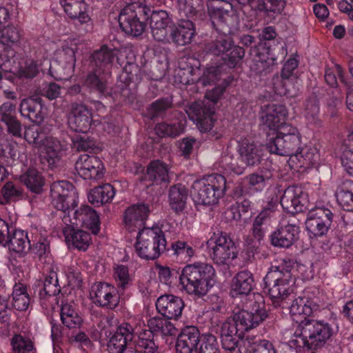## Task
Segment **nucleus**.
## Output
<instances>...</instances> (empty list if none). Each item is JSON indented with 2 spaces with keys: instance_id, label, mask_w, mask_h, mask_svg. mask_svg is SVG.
Segmentation results:
<instances>
[{
  "instance_id": "1",
  "label": "nucleus",
  "mask_w": 353,
  "mask_h": 353,
  "mask_svg": "<svg viewBox=\"0 0 353 353\" xmlns=\"http://www.w3.org/2000/svg\"><path fill=\"white\" fill-rule=\"evenodd\" d=\"M207 6L212 23L221 34L206 45L205 50L216 56L224 54L232 48V40L230 35L239 28V15L227 0H209Z\"/></svg>"
},
{
  "instance_id": "2",
  "label": "nucleus",
  "mask_w": 353,
  "mask_h": 353,
  "mask_svg": "<svg viewBox=\"0 0 353 353\" xmlns=\"http://www.w3.org/2000/svg\"><path fill=\"white\" fill-rule=\"evenodd\" d=\"M214 276V269L210 265H188L181 270L179 283L187 294L202 297L212 286L211 282Z\"/></svg>"
},
{
  "instance_id": "3",
  "label": "nucleus",
  "mask_w": 353,
  "mask_h": 353,
  "mask_svg": "<svg viewBox=\"0 0 353 353\" xmlns=\"http://www.w3.org/2000/svg\"><path fill=\"white\" fill-rule=\"evenodd\" d=\"M223 91L222 87L214 88L205 93L206 100L194 102L186 108L185 112L190 119L196 123L200 131L207 132L212 128L214 104Z\"/></svg>"
},
{
  "instance_id": "4",
  "label": "nucleus",
  "mask_w": 353,
  "mask_h": 353,
  "mask_svg": "<svg viewBox=\"0 0 353 353\" xmlns=\"http://www.w3.org/2000/svg\"><path fill=\"white\" fill-rule=\"evenodd\" d=\"M225 178L212 174L195 181L192 185V196L198 205H213L218 202L225 191Z\"/></svg>"
},
{
  "instance_id": "5",
  "label": "nucleus",
  "mask_w": 353,
  "mask_h": 353,
  "mask_svg": "<svg viewBox=\"0 0 353 353\" xmlns=\"http://www.w3.org/2000/svg\"><path fill=\"white\" fill-rule=\"evenodd\" d=\"M300 334L291 343L297 347L308 349L322 347L333 334L332 326L323 321L305 320L299 325Z\"/></svg>"
},
{
  "instance_id": "6",
  "label": "nucleus",
  "mask_w": 353,
  "mask_h": 353,
  "mask_svg": "<svg viewBox=\"0 0 353 353\" xmlns=\"http://www.w3.org/2000/svg\"><path fill=\"white\" fill-rule=\"evenodd\" d=\"M294 283L289 266H272L264 278V292L275 303L285 299Z\"/></svg>"
},
{
  "instance_id": "7",
  "label": "nucleus",
  "mask_w": 353,
  "mask_h": 353,
  "mask_svg": "<svg viewBox=\"0 0 353 353\" xmlns=\"http://www.w3.org/2000/svg\"><path fill=\"white\" fill-rule=\"evenodd\" d=\"M166 241L159 229L143 228L138 234L134 245L137 255L145 260L158 258L165 250Z\"/></svg>"
},
{
  "instance_id": "8",
  "label": "nucleus",
  "mask_w": 353,
  "mask_h": 353,
  "mask_svg": "<svg viewBox=\"0 0 353 353\" xmlns=\"http://www.w3.org/2000/svg\"><path fill=\"white\" fill-rule=\"evenodd\" d=\"M208 254L218 265H229L237 257L238 251L234 241L226 233H213L206 242Z\"/></svg>"
},
{
  "instance_id": "9",
  "label": "nucleus",
  "mask_w": 353,
  "mask_h": 353,
  "mask_svg": "<svg viewBox=\"0 0 353 353\" xmlns=\"http://www.w3.org/2000/svg\"><path fill=\"white\" fill-rule=\"evenodd\" d=\"M301 139L298 130L290 125L281 126L276 136L267 143L271 153L292 157L301 148Z\"/></svg>"
},
{
  "instance_id": "10",
  "label": "nucleus",
  "mask_w": 353,
  "mask_h": 353,
  "mask_svg": "<svg viewBox=\"0 0 353 353\" xmlns=\"http://www.w3.org/2000/svg\"><path fill=\"white\" fill-rule=\"evenodd\" d=\"M52 205L63 213L77 206L78 193L73 185L65 181L54 182L51 185Z\"/></svg>"
},
{
  "instance_id": "11",
  "label": "nucleus",
  "mask_w": 353,
  "mask_h": 353,
  "mask_svg": "<svg viewBox=\"0 0 353 353\" xmlns=\"http://www.w3.org/2000/svg\"><path fill=\"white\" fill-rule=\"evenodd\" d=\"M23 35V30L14 25L7 26L0 31V67L14 57V46L20 43Z\"/></svg>"
},
{
  "instance_id": "12",
  "label": "nucleus",
  "mask_w": 353,
  "mask_h": 353,
  "mask_svg": "<svg viewBox=\"0 0 353 353\" xmlns=\"http://www.w3.org/2000/svg\"><path fill=\"white\" fill-rule=\"evenodd\" d=\"M333 214L330 209L316 207L309 211L305 227L310 235L321 236L327 233L332 221Z\"/></svg>"
},
{
  "instance_id": "13",
  "label": "nucleus",
  "mask_w": 353,
  "mask_h": 353,
  "mask_svg": "<svg viewBox=\"0 0 353 353\" xmlns=\"http://www.w3.org/2000/svg\"><path fill=\"white\" fill-rule=\"evenodd\" d=\"M267 317V312L263 304L254 303L250 310H242L233 316V321L243 332L254 329Z\"/></svg>"
},
{
  "instance_id": "14",
  "label": "nucleus",
  "mask_w": 353,
  "mask_h": 353,
  "mask_svg": "<svg viewBox=\"0 0 353 353\" xmlns=\"http://www.w3.org/2000/svg\"><path fill=\"white\" fill-rule=\"evenodd\" d=\"M73 218H70V212L65 214L63 222L67 226H84L91 230L94 234H97L99 231V217L96 211L88 205H82L73 212Z\"/></svg>"
},
{
  "instance_id": "15",
  "label": "nucleus",
  "mask_w": 353,
  "mask_h": 353,
  "mask_svg": "<svg viewBox=\"0 0 353 353\" xmlns=\"http://www.w3.org/2000/svg\"><path fill=\"white\" fill-rule=\"evenodd\" d=\"M90 296L95 305L108 309L115 308L119 302L117 288L106 283L93 284Z\"/></svg>"
},
{
  "instance_id": "16",
  "label": "nucleus",
  "mask_w": 353,
  "mask_h": 353,
  "mask_svg": "<svg viewBox=\"0 0 353 353\" xmlns=\"http://www.w3.org/2000/svg\"><path fill=\"white\" fill-rule=\"evenodd\" d=\"M134 329L132 325L124 323L120 325L110 338L107 349L109 353H125L132 345Z\"/></svg>"
},
{
  "instance_id": "17",
  "label": "nucleus",
  "mask_w": 353,
  "mask_h": 353,
  "mask_svg": "<svg viewBox=\"0 0 353 353\" xmlns=\"http://www.w3.org/2000/svg\"><path fill=\"white\" fill-rule=\"evenodd\" d=\"M126 50H120L104 44L92 53V59L97 68L105 72L112 68L115 59L120 65H123L124 61L121 59V57L123 54H126Z\"/></svg>"
},
{
  "instance_id": "18",
  "label": "nucleus",
  "mask_w": 353,
  "mask_h": 353,
  "mask_svg": "<svg viewBox=\"0 0 353 353\" xmlns=\"http://www.w3.org/2000/svg\"><path fill=\"white\" fill-rule=\"evenodd\" d=\"M79 175L84 179H99L104 174V168L101 159L96 156L81 155L75 163Z\"/></svg>"
},
{
  "instance_id": "19",
  "label": "nucleus",
  "mask_w": 353,
  "mask_h": 353,
  "mask_svg": "<svg viewBox=\"0 0 353 353\" xmlns=\"http://www.w3.org/2000/svg\"><path fill=\"white\" fill-rule=\"evenodd\" d=\"M92 121V113L87 106L81 103L71 105L68 124L72 130L86 133L91 126Z\"/></svg>"
},
{
  "instance_id": "20",
  "label": "nucleus",
  "mask_w": 353,
  "mask_h": 353,
  "mask_svg": "<svg viewBox=\"0 0 353 353\" xmlns=\"http://www.w3.org/2000/svg\"><path fill=\"white\" fill-rule=\"evenodd\" d=\"M236 150L241 162L247 166L258 165L263 155V145L250 139L239 140Z\"/></svg>"
},
{
  "instance_id": "21",
  "label": "nucleus",
  "mask_w": 353,
  "mask_h": 353,
  "mask_svg": "<svg viewBox=\"0 0 353 353\" xmlns=\"http://www.w3.org/2000/svg\"><path fill=\"white\" fill-rule=\"evenodd\" d=\"M172 21L165 10L154 11L150 17V28L153 38L159 42L170 43V30Z\"/></svg>"
},
{
  "instance_id": "22",
  "label": "nucleus",
  "mask_w": 353,
  "mask_h": 353,
  "mask_svg": "<svg viewBox=\"0 0 353 353\" xmlns=\"http://www.w3.org/2000/svg\"><path fill=\"white\" fill-rule=\"evenodd\" d=\"M287 117V110L283 105L268 104L262 108L261 121L264 127L270 130L279 131L281 126L285 125L284 121Z\"/></svg>"
},
{
  "instance_id": "23",
  "label": "nucleus",
  "mask_w": 353,
  "mask_h": 353,
  "mask_svg": "<svg viewBox=\"0 0 353 353\" xmlns=\"http://www.w3.org/2000/svg\"><path fill=\"white\" fill-rule=\"evenodd\" d=\"M156 307L158 312L166 319H177L181 316L184 303L179 296L165 294L157 299Z\"/></svg>"
},
{
  "instance_id": "24",
  "label": "nucleus",
  "mask_w": 353,
  "mask_h": 353,
  "mask_svg": "<svg viewBox=\"0 0 353 353\" xmlns=\"http://www.w3.org/2000/svg\"><path fill=\"white\" fill-rule=\"evenodd\" d=\"M119 23L123 32L134 37L141 35L145 28V23L140 21L132 5L121 10Z\"/></svg>"
},
{
  "instance_id": "25",
  "label": "nucleus",
  "mask_w": 353,
  "mask_h": 353,
  "mask_svg": "<svg viewBox=\"0 0 353 353\" xmlns=\"http://www.w3.org/2000/svg\"><path fill=\"white\" fill-rule=\"evenodd\" d=\"M149 208L145 204H136L128 207L123 213L125 228L130 232L140 230L149 214Z\"/></svg>"
},
{
  "instance_id": "26",
  "label": "nucleus",
  "mask_w": 353,
  "mask_h": 353,
  "mask_svg": "<svg viewBox=\"0 0 353 353\" xmlns=\"http://www.w3.org/2000/svg\"><path fill=\"white\" fill-rule=\"evenodd\" d=\"M195 72L192 68L180 69L177 73V76L181 78L180 83L187 85L200 82L203 85H211L216 83L220 76L219 70L216 67L208 68L201 77L199 75L194 77Z\"/></svg>"
},
{
  "instance_id": "27",
  "label": "nucleus",
  "mask_w": 353,
  "mask_h": 353,
  "mask_svg": "<svg viewBox=\"0 0 353 353\" xmlns=\"http://www.w3.org/2000/svg\"><path fill=\"white\" fill-rule=\"evenodd\" d=\"M303 192L301 187L291 185L285 189L281 198V205L288 212L294 214L302 211Z\"/></svg>"
},
{
  "instance_id": "28",
  "label": "nucleus",
  "mask_w": 353,
  "mask_h": 353,
  "mask_svg": "<svg viewBox=\"0 0 353 353\" xmlns=\"http://www.w3.org/2000/svg\"><path fill=\"white\" fill-rule=\"evenodd\" d=\"M299 233V228L295 223H288L281 226L272 234V244L276 247L289 248L296 241Z\"/></svg>"
},
{
  "instance_id": "29",
  "label": "nucleus",
  "mask_w": 353,
  "mask_h": 353,
  "mask_svg": "<svg viewBox=\"0 0 353 353\" xmlns=\"http://www.w3.org/2000/svg\"><path fill=\"white\" fill-rule=\"evenodd\" d=\"M201 341L199 330L193 326L184 328L178 336L176 350L179 353H192Z\"/></svg>"
},
{
  "instance_id": "30",
  "label": "nucleus",
  "mask_w": 353,
  "mask_h": 353,
  "mask_svg": "<svg viewBox=\"0 0 353 353\" xmlns=\"http://www.w3.org/2000/svg\"><path fill=\"white\" fill-rule=\"evenodd\" d=\"M60 3L70 19H77L81 23L90 21L88 6L83 0H60Z\"/></svg>"
},
{
  "instance_id": "31",
  "label": "nucleus",
  "mask_w": 353,
  "mask_h": 353,
  "mask_svg": "<svg viewBox=\"0 0 353 353\" xmlns=\"http://www.w3.org/2000/svg\"><path fill=\"white\" fill-rule=\"evenodd\" d=\"M195 34L193 23L190 20H182L177 26H172L170 30V41L184 46L190 43Z\"/></svg>"
},
{
  "instance_id": "32",
  "label": "nucleus",
  "mask_w": 353,
  "mask_h": 353,
  "mask_svg": "<svg viewBox=\"0 0 353 353\" xmlns=\"http://www.w3.org/2000/svg\"><path fill=\"white\" fill-rule=\"evenodd\" d=\"M317 308L318 305L312 301L298 297L292 301L290 307V313L293 320L300 325L301 321L308 320L307 316L311 315Z\"/></svg>"
},
{
  "instance_id": "33",
  "label": "nucleus",
  "mask_w": 353,
  "mask_h": 353,
  "mask_svg": "<svg viewBox=\"0 0 353 353\" xmlns=\"http://www.w3.org/2000/svg\"><path fill=\"white\" fill-rule=\"evenodd\" d=\"M274 87L275 92L279 95L294 97L297 95L301 85L300 80L297 77L274 78Z\"/></svg>"
},
{
  "instance_id": "34",
  "label": "nucleus",
  "mask_w": 353,
  "mask_h": 353,
  "mask_svg": "<svg viewBox=\"0 0 353 353\" xmlns=\"http://www.w3.org/2000/svg\"><path fill=\"white\" fill-rule=\"evenodd\" d=\"M169 169L168 165L159 161H153L150 163L147 168L145 175V181L151 183H161V182L169 181Z\"/></svg>"
},
{
  "instance_id": "35",
  "label": "nucleus",
  "mask_w": 353,
  "mask_h": 353,
  "mask_svg": "<svg viewBox=\"0 0 353 353\" xmlns=\"http://www.w3.org/2000/svg\"><path fill=\"white\" fill-rule=\"evenodd\" d=\"M72 228L68 226L63 228V232L65 240L68 243H71L78 250H86L92 241L90 233L81 230H74Z\"/></svg>"
},
{
  "instance_id": "36",
  "label": "nucleus",
  "mask_w": 353,
  "mask_h": 353,
  "mask_svg": "<svg viewBox=\"0 0 353 353\" xmlns=\"http://www.w3.org/2000/svg\"><path fill=\"white\" fill-rule=\"evenodd\" d=\"M39 149L41 150L43 158L50 165H53L59 159L63 151V145L57 139L48 136L41 148Z\"/></svg>"
},
{
  "instance_id": "37",
  "label": "nucleus",
  "mask_w": 353,
  "mask_h": 353,
  "mask_svg": "<svg viewBox=\"0 0 353 353\" xmlns=\"http://www.w3.org/2000/svg\"><path fill=\"white\" fill-rule=\"evenodd\" d=\"M41 109L42 104L40 101L33 98H28L21 101L19 110L22 116L34 122L39 123L44 119Z\"/></svg>"
},
{
  "instance_id": "38",
  "label": "nucleus",
  "mask_w": 353,
  "mask_h": 353,
  "mask_svg": "<svg viewBox=\"0 0 353 353\" xmlns=\"http://www.w3.org/2000/svg\"><path fill=\"white\" fill-rule=\"evenodd\" d=\"M317 150L313 147H305L297 150L290 161L296 164L297 168L307 169L312 167L319 159Z\"/></svg>"
},
{
  "instance_id": "39",
  "label": "nucleus",
  "mask_w": 353,
  "mask_h": 353,
  "mask_svg": "<svg viewBox=\"0 0 353 353\" xmlns=\"http://www.w3.org/2000/svg\"><path fill=\"white\" fill-rule=\"evenodd\" d=\"M254 279L248 271L239 272L233 279L231 293L232 296L248 294L252 290Z\"/></svg>"
},
{
  "instance_id": "40",
  "label": "nucleus",
  "mask_w": 353,
  "mask_h": 353,
  "mask_svg": "<svg viewBox=\"0 0 353 353\" xmlns=\"http://www.w3.org/2000/svg\"><path fill=\"white\" fill-rule=\"evenodd\" d=\"M60 316L62 323L69 329L80 328L83 322L75 306L72 303L62 304Z\"/></svg>"
},
{
  "instance_id": "41",
  "label": "nucleus",
  "mask_w": 353,
  "mask_h": 353,
  "mask_svg": "<svg viewBox=\"0 0 353 353\" xmlns=\"http://www.w3.org/2000/svg\"><path fill=\"white\" fill-rule=\"evenodd\" d=\"M107 74L102 70L96 68L89 73L84 81V85L91 91L103 94L108 89Z\"/></svg>"
},
{
  "instance_id": "42",
  "label": "nucleus",
  "mask_w": 353,
  "mask_h": 353,
  "mask_svg": "<svg viewBox=\"0 0 353 353\" xmlns=\"http://www.w3.org/2000/svg\"><path fill=\"white\" fill-rule=\"evenodd\" d=\"M10 250L19 253H26L30 250V241L27 233L21 230H14L12 236H8L7 243Z\"/></svg>"
},
{
  "instance_id": "43",
  "label": "nucleus",
  "mask_w": 353,
  "mask_h": 353,
  "mask_svg": "<svg viewBox=\"0 0 353 353\" xmlns=\"http://www.w3.org/2000/svg\"><path fill=\"white\" fill-rule=\"evenodd\" d=\"M115 191L112 185L105 183L92 189L88 194V201L94 205H101L110 202L114 198Z\"/></svg>"
},
{
  "instance_id": "44",
  "label": "nucleus",
  "mask_w": 353,
  "mask_h": 353,
  "mask_svg": "<svg viewBox=\"0 0 353 353\" xmlns=\"http://www.w3.org/2000/svg\"><path fill=\"white\" fill-rule=\"evenodd\" d=\"M336 196L339 204L347 211L353 212V181L346 180L337 188Z\"/></svg>"
},
{
  "instance_id": "45",
  "label": "nucleus",
  "mask_w": 353,
  "mask_h": 353,
  "mask_svg": "<svg viewBox=\"0 0 353 353\" xmlns=\"http://www.w3.org/2000/svg\"><path fill=\"white\" fill-rule=\"evenodd\" d=\"M188 190L181 185L172 186L169 190V201L171 208L176 212H182L186 205Z\"/></svg>"
},
{
  "instance_id": "46",
  "label": "nucleus",
  "mask_w": 353,
  "mask_h": 353,
  "mask_svg": "<svg viewBox=\"0 0 353 353\" xmlns=\"http://www.w3.org/2000/svg\"><path fill=\"white\" fill-rule=\"evenodd\" d=\"M77 50V44L72 40L68 39L63 43L61 48L57 50L55 60L61 63H67L75 67Z\"/></svg>"
},
{
  "instance_id": "47",
  "label": "nucleus",
  "mask_w": 353,
  "mask_h": 353,
  "mask_svg": "<svg viewBox=\"0 0 353 353\" xmlns=\"http://www.w3.org/2000/svg\"><path fill=\"white\" fill-rule=\"evenodd\" d=\"M12 298V305L16 310L26 311L28 308L30 298L24 284L19 283L14 285Z\"/></svg>"
},
{
  "instance_id": "48",
  "label": "nucleus",
  "mask_w": 353,
  "mask_h": 353,
  "mask_svg": "<svg viewBox=\"0 0 353 353\" xmlns=\"http://www.w3.org/2000/svg\"><path fill=\"white\" fill-rule=\"evenodd\" d=\"M55 269L56 268L52 265L47 267V275L43 283V291L39 294L41 297H43L44 294L50 296H55L60 292L61 288L59 285Z\"/></svg>"
},
{
  "instance_id": "49",
  "label": "nucleus",
  "mask_w": 353,
  "mask_h": 353,
  "mask_svg": "<svg viewBox=\"0 0 353 353\" xmlns=\"http://www.w3.org/2000/svg\"><path fill=\"white\" fill-rule=\"evenodd\" d=\"M134 348L139 353H156L158 350V345L154 342V336L152 332L144 330L141 332Z\"/></svg>"
},
{
  "instance_id": "50",
  "label": "nucleus",
  "mask_w": 353,
  "mask_h": 353,
  "mask_svg": "<svg viewBox=\"0 0 353 353\" xmlns=\"http://www.w3.org/2000/svg\"><path fill=\"white\" fill-rule=\"evenodd\" d=\"M46 62L50 64L49 72L50 75L57 81L68 80L74 74V66L67 63H61L57 60H54L52 63H50L48 60Z\"/></svg>"
},
{
  "instance_id": "51",
  "label": "nucleus",
  "mask_w": 353,
  "mask_h": 353,
  "mask_svg": "<svg viewBox=\"0 0 353 353\" xmlns=\"http://www.w3.org/2000/svg\"><path fill=\"white\" fill-rule=\"evenodd\" d=\"M21 180L28 189L34 192H39L43 185L42 175L34 168H30L21 176Z\"/></svg>"
},
{
  "instance_id": "52",
  "label": "nucleus",
  "mask_w": 353,
  "mask_h": 353,
  "mask_svg": "<svg viewBox=\"0 0 353 353\" xmlns=\"http://www.w3.org/2000/svg\"><path fill=\"white\" fill-rule=\"evenodd\" d=\"M245 164L241 159L232 154H224L220 160V166L229 172L240 175L244 172Z\"/></svg>"
},
{
  "instance_id": "53",
  "label": "nucleus",
  "mask_w": 353,
  "mask_h": 353,
  "mask_svg": "<svg viewBox=\"0 0 353 353\" xmlns=\"http://www.w3.org/2000/svg\"><path fill=\"white\" fill-rule=\"evenodd\" d=\"M47 137L48 135L43 128L38 125H30L25 130L24 137L26 140L38 148H41Z\"/></svg>"
},
{
  "instance_id": "54",
  "label": "nucleus",
  "mask_w": 353,
  "mask_h": 353,
  "mask_svg": "<svg viewBox=\"0 0 353 353\" xmlns=\"http://www.w3.org/2000/svg\"><path fill=\"white\" fill-rule=\"evenodd\" d=\"M222 347L228 350L230 353H243V347L250 344L247 339L243 340L241 336H221Z\"/></svg>"
},
{
  "instance_id": "55",
  "label": "nucleus",
  "mask_w": 353,
  "mask_h": 353,
  "mask_svg": "<svg viewBox=\"0 0 353 353\" xmlns=\"http://www.w3.org/2000/svg\"><path fill=\"white\" fill-rule=\"evenodd\" d=\"M113 277L119 289L124 290L132 283V276L128 268L123 265H117L114 267Z\"/></svg>"
},
{
  "instance_id": "56",
  "label": "nucleus",
  "mask_w": 353,
  "mask_h": 353,
  "mask_svg": "<svg viewBox=\"0 0 353 353\" xmlns=\"http://www.w3.org/2000/svg\"><path fill=\"white\" fill-rule=\"evenodd\" d=\"M156 134L161 137H176L183 132V126L181 123H161L155 126Z\"/></svg>"
},
{
  "instance_id": "57",
  "label": "nucleus",
  "mask_w": 353,
  "mask_h": 353,
  "mask_svg": "<svg viewBox=\"0 0 353 353\" xmlns=\"http://www.w3.org/2000/svg\"><path fill=\"white\" fill-rule=\"evenodd\" d=\"M14 353H30L34 349V343L29 338L14 334L10 341Z\"/></svg>"
},
{
  "instance_id": "58",
  "label": "nucleus",
  "mask_w": 353,
  "mask_h": 353,
  "mask_svg": "<svg viewBox=\"0 0 353 353\" xmlns=\"http://www.w3.org/2000/svg\"><path fill=\"white\" fill-rule=\"evenodd\" d=\"M201 345L197 353H220L216 338L210 333L201 336Z\"/></svg>"
},
{
  "instance_id": "59",
  "label": "nucleus",
  "mask_w": 353,
  "mask_h": 353,
  "mask_svg": "<svg viewBox=\"0 0 353 353\" xmlns=\"http://www.w3.org/2000/svg\"><path fill=\"white\" fill-rule=\"evenodd\" d=\"M174 254L182 260H189L194 254V250L190 243L178 240L172 243Z\"/></svg>"
},
{
  "instance_id": "60",
  "label": "nucleus",
  "mask_w": 353,
  "mask_h": 353,
  "mask_svg": "<svg viewBox=\"0 0 353 353\" xmlns=\"http://www.w3.org/2000/svg\"><path fill=\"white\" fill-rule=\"evenodd\" d=\"M320 112L319 103L316 96L310 97L304 104V116L311 123L315 122Z\"/></svg>"
},
{
  "instance_id": "61",
  "label": "nucleus",
  "mask_w": 353,
  "mask_h": 353,
  "mask_svg": "<svg viewBox=\"0 0 353 353\" xmlns=\"http://www.w3.org/2000/svg\"><path fill=\"white\" fill-rule=\"evenodd\" d=\"M4 204L16 201L21 195V190L12 182H7L1 190Z\"/></svg>"
},
{
  "instance_id": "62",
  "label": "nucleus",
  "mask_w": 353,
  "mask_h": 353,
  "mask_svg": "<svg viewBox=\"0 0 353 353\" xmlns=\"http://www.w3.org/2000/svg\"><path fill=\"white\" fill-rule=\"evenodd\" d=\"M172 101L170 99H160L153 102L148 108L150 114L152 117L162 115L167 110L172 107Z\"/></svg>"
},
{
  "instance_id": "63",
  "label": "nucleus",
  "mask_w": 353,
  "mask_h": 353,
  "mask_svg": "<svg viewBox=\"0 0 353 353\" xmlns=\"http://www.w3.org/2000/svg\"><path fill=\"white\" fill-rule=\"evenodd\" d=\"M226 54L227 58H225L224 59L226 64L230 68H234L244 57L245 51L243 48L234 46L232 42L231 50H230Z\"/></svg>"
},
{
  "instance_id": "64",
  "label": "nucleus",
  "mask_w": 353,
  "mask_h": 353,
  "mask_svg": "<svg viewBox=\"0 0 353 353\" xmlns=\"http://www.w3.org/2000/svg\"><path fill=\"white\" fill-rule=\"evenodd\" d=\"M74 147L78 151H88L95 147V141L86 135L77 136L73 139Z\"/></svg>"
}]
</instances>
